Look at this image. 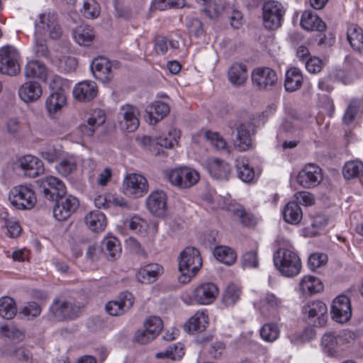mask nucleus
Segmentation results:
<instances>
[{
  "label": "nucleus",
  "instance_id": "1",
  "mask_svg": "<svg viewBox=\"0 0 363 363\" xmlns=\"http://www.w3.org/2000/svg\"><path fill=\"white\" fill-rule=\"evenodd\" d=\"M202 266V259L197 249L187 247L181 252L179 257V281L186 284L196 276Z\"/></svg>",
  "mask_w": 363,
  "mask_h": 363
},
{
  "label": "nucleus",
  "instance_id": "2",
  "mask_svg": "<svg viewBox=\"0 0 363 363\" xmlns=\"http://www.w3.org/2000/svg\"><path fill=\"white\" fill-rule=\"evenodd\" d=\"M274 262L279 271L285 277H291L299 274L301 262L294 252L288 249H279L274 255Z\"/></svg>",
  "mask_w": 363,
  "mask_h": 363
},
{
  "label": "nucleus",
  "instance_id": "3",
  "mask_svg": "<svg viewBox=\"0 0 363 363\" xmlns=\"http://www.w3.org/2000/svg\"><path fill=\"white\" fill-rule=\"evenodd\" d=\"M167 176L172 185L180 189L190 188L200 179L199 172L189 167L172 169L168 172Z\"/></svg>",
  "mask_w": 363,
  "mask_h": 363
},
{
  "label": "nucleus",
  "instance_id": "4",
  "mask_svg": "<svg viewBox=\"0 0 363 363\" xmlns=\"http://www.w3.org/2000/svg\"><path fill=\"white\" fill-rule=\"evenodd\" d=\"M21 55L18 50L12 45H5L0 48V73L15 76L20 72Z\"/></svg>",
  "mask_w": 363,
  "mask_h": 363
},
{
  "label": "nucleus",
  "instance_id": "5",
  "mask_svg": "<svg viewBox=\"0 0 363 363\" xmlns=\"http://www.w3.org/2000/svg\"><path fill=\"white\" fill-rule=\"evenodd\" d=\"M9 201L12 206L18 209H31L36 203L37 199L33 189L27 185L13 187L9 193Z\"/></svg>",
  "mask_w": 363,
  "mask_h": 363
},
{
  "label": "nucleus",
  "instance_id": "6",
  "mask_svg": "<svg viewBox=\"0 0 363 363\" xmlns=\"http://www.w3.org/2000/svg\"><path fill=\"white\" fill-rule=\"evenodd\" d=\"M62 33V29L54 14L45 13L38 16V20L35 23V35H48L50 38L56 40L61 37Z\"/></svg>",
  "mask_w": 363,
  "mask_h": 363
},
{
  "label": "nucleus",
  "instance_id": "7",
  "mask_svg": "<svg viewBox=\"0 0 363 363\" xmlns=\"http://www.w3.org/2000/svg\"><path fill=\"white\" fill-rule=\"evenodd\" d=\"M147 191V180L142 174L135 173L129 174L123 181L122 191L128 196L140 198Z\"/></svg>",
  "mask_w": 363,
  "mask_h": 363
},
{
  "label": "nucleus",
  "instance_id": "8",
  "mask_svg": "<svg viewBox=\"0 0 363 363\" xmlns=\"http://www.w3.org/2000/svg\"><path fill=\"white\" fill-rule=\"evenodd\" d=\"M284 13L283 6L275 1L264 3L262 8L264 26L266 28L274 30L279 28Z\"/></svg>",
  "mask_w": 363,
  "mask_h": 363
},
{
  "label": "nucleus",
  "instance_id": "9",
  "mask_svg": "<svg viewBox=\"0 0 363 363\" xmlns=\"http://www.w3.org/2000/svg\"><path fill=\"white\" fill-rule=\"evenodd\" d=\"M79 201L78 199L72 195H64L56 199L53 206V216L60 220H66L79 208Z\"/></svg>",
  "mask_w": 363,
  "mask_h": 363
},
{
  "label": "nucleus",
  "instance_id": "10",
  "mask_svg": "<svg viewBox=\"0 0 363 363\" xmlns=\"http://www.w3.org/2000/svg\"><path fill=\"white\" fill-rule=\"evenodd\" d=\"M253 86L261 91H268L276 84L278 77L276 72L268 67H257L251 74Z\"/></svg>",
  "mask_w": 363,
  "mask_h": 363
},
{
  "label": "nucleus",
  "instance_id": "11",
  "mask_svg": "<svg viewBox=\"0 0 363 363\" xmlns=\"http://www.w3.org/2000/svg\"><path fill=\"white\" fill-rule=\"evenodd\" d=\"M44 196L55 200L66 194V187L62 181L54 176L45 177L38 180Z\"/></svg>",
  "mask_w": 363,
  "mask_h": 363
},
{
  "label": "nucleus",
  "instance_id": "12",
  "mask_svg": "<svg viewBox=\"0 0 363 363\" xmlns=\"http://www.w3.org/2000/svg\"><path fill=\"white\" fill-rule=\"evenodd\" d=\"M255 306L264 316L274 317L284 308V301L275 294L267 291Z\"/></svg>",
  "mask_w": 363,
  "mask_h": 363
},
{
  "label": "nucleus",
  "instance_id": "13",
  "mask_svg": "<svg viewBox=\"0 0 363 363\" xmlns=\"http://www.w3.org/2000/svg\"><path fill=\"white\" fill-rule=\"evenodd\" d=\"M116 65V62H111L106 57H98L94 59L90 67L96 79L107 83L113 78V67Z\"/></svg>",
  "mask_w": 363,
  "mask_h": 363
},
{
  "label": "nucleus",
  "instance_id": "14",
  "mask_svg": "<svg viewBox=\"0 0 363 363\" xmlns=\"http://www.w3.org/2000/svg\"><path fill=\"white\" fill-rule=\"evenodd\" d=\"M180 138V131L176 128L171 129L168 133V136H160L152 138L150 136H144L142 139V143L147 147L150 151L154 152L155 146L159 145L165 148H172L178 144Z\"/></svg>",
  "mask_w": 363,
  "mask_h": 363
},
{
  "label": "nucleus",
  "instance_id": "15",
  "mask_svg": "<svg viewBox=\"0 0 363 363\" xmlns=\"http://www.w3.org/2000/svg\"><path fill=\"white\" fill-rule=\"evenodd\" d=\"M332 318L336 322L343 323L347 322L352 316V308L350 298L345 295L337 296L331 306Z\"/></svg>",
  "mask_w": 363,
  "mask_h": 363
},
{
  "label": "nucleus",
  "instance_id": "16",
  "mask_svg": "<svg viewBox=\"0 0 363 363\" xmlns=\"http://www.w3.org/2000/svg\"><path fill=\"white\" fill-rule=\"evenodd\" d=\"M296 179L304 188L315 187L322 180V170L314 164H308L299 172Z\"/></svg>",
  "mask_w": 363,
  "mask_h": 363
},
{
  "label": "nucleus",
  "instance_id": "17",
  "mask_svg": "<svg viewBox=\"0 0 363 363\" xmlns=\"http://www.w3.org/2000/svg\"><path fill=\"white\" fill-rule=\"evenodd\" d=\"M16 166L23 172L24 175L30 178L39 176L45 170L42 160L30 155L21 157L16 162Z\"/></svg>",
  "mask_w": 363,
  "mask_h": 363
},
{
  "label": "nucleus",
  "instance_id": "18",
  "mask_svg": "<svg viewBox=\"0 0 363 363\" xmlns=\"http://www.w3.org/2000/svg\"><path fill=\"white\" fill-rule=\"evenodd\" d=\"M134 298L132 294L125 291L120 294L116 300L108 302L106 310L111 315H121L133 305Z\"/></svg>",
  "mask_w": 363,
  "mask_h": 363
},
{
  "label": "nucleus",
  "instance_id": "19",
  "mask_svg": "<svg viewBox=\"0 0 363 363\" xmlns=\"http://www.w3.org/2000/svg\"><path fill=\"white\" fill-rule=\"evenodd\" d=\"M118 114L122 118L121 125L127 131L133 132L139 127L140 111L135 106L128 104L123 105Z\"/></svg>",
  "mask_w": 363,
  "mask_h": 363
},
{
  "label": "nucleus",
  "instance_id": "20",
  "mask_svg": "<svg viewBox=\"0 0 363 363\" xmlns=\"http://www.w3.org/2000/svg\"><path fill=\"white\" fill-rule=\"evenodd\" d=\"M218 294V289L216 284L206 282L198 286L193 292L194 300L200 305L211 303Z\"/></svg>",
  "mask_w": 363,
  "mask_h": 363
},
{
  "label": "nucleus",
  "instance_id": "21",
  "mask_svg": "<svg viewBox=\"0 0 363 363\" xmlns=\"http://www.w3.org/2000/svg\"><path fill=\"white\" fill-rule=\"evenodd\" d=\"M98 93L96 84L91 80L77 83L73 89L74 98L81 102H88L94 99Z\"/></svg>",
  "mask_w": 363,
  "mask_h": 363
},
{
  "label": "nucleus",
  "instance_id": "22",
  "mask_svg": "<svg viewBox=\"0 0 363 363\" xmlns=\"http://www.w3.org/2000/svg\"><path fill=\"white\" fill-rule=\"evenodd\" d=\"M79 308L71 302L56 300L50 308L54 318L58 320L71 319L77 316Z\"/></svg>",
  "mask_w": 363,
  "mask_h": 363
},
{
  "label": "nucleus",
  "instance_id": "23",
  "mask_svg": "<svg viewBox=\"0 0 363 363\" xmlns=\"http://www.w3.org/2000/svg\"><path fill=\"white\" fill-rule=\"evenodd\" d=\"M302 312L308 318H315L319 326H323L326 323L328 308L321 301H315L304 305L302 308Z\"/></svg>",
  "mask_w": 363,
  "mask_h": 363
},
{
  "label": "nucleus",
  "instance_id": "24",
  "mask_svg": "<svg viewBox=\"0 0 363 363\" xmlns=\"http://www.w3.org/2000/svg\"><path fill=\"white\" fill-rule=\"evenodd\" d=\"M149 211L157 216L164 215L167 209V196L162 191H154L146 199Z\"/></svg>",
  "mask_w": 363,
  "mask_h": 363
},
{
  "label": "nucleus",
  "instance_id": "25",
  "mask_svg": "<svg viewBox=\"0 0 363 363\" xmlns=\"http://www.w3.org/2000/svg\"><path fill=\"white\" fill-rule=\"evenodd\" d=\"M206 168L211 176L218 180H228L231 172L229 164L218 158L209 159Z\"/></svg>",
  "mask_w": 363,
  "mask_h": 363
},
{
  "label": "nucleus",
  "instance_id": "26",
  "mask_svg": "<svg viewBox=\"0 0 363 363\" xmlns=\"http://www.w3.org/2000/svg\"><path fill=\"white\" fill-rule=\"evenodd\" d=\"M250 128L251 125L250 123H241L237 127L234 146L240 152L249 150L252 147Z\"/></svg>",
  "mask_w": 363,
  "mask_h": 363
},
{
  "label": "nucleus",
  "instance_id": "27",
  "mask_svg": "<svg viewBox=\"0 0 363 363\" xmlns=\"http://www.w3.org/2000/svg\"><path fill=\"white\" fill-rule=\"evenodd\" d=\"M42 94V87L36 82H26L18 89L20 99L26 103H31L38 100Z\"/></svg>",
  "mask_w": 363,
  "mask_h": 363
},
{
  "label": "nucleus",
  "instance_id": "28",
  "mask_svg": "<svg viewBox=\"0 0 363 363\" xmlns=\"http://www.w3.org/2000/svg\"><path fill=\"white\" fill-rule=\"evenodd\" d=\"M344 336L351 337L350 331L343 332L342 335H334L332 333H325L321 340V348L328 356L333 357L337 353V347Z\"/></svg>",
  "mask_w": 363,
  "mask_h": 363
},
{
  "label": "nucleus",
  "instance_id": "29",
  "mask_svg": "<svg viewBox=\"0 0 363 363\" xmlns=\"http://www.w3.org/2000/svg\"><path fill=\"white\" fill-rule=\"evenodd\" d=\"M163 273V268L156 263H151L141 267L136 274V279L143 284H150L155 281Z\"/></svg>",
  "mask_w": 363,
  "mask_h": 363
},
{
  "label": "nucleus",
  "instance_id": "30",
  "mask_svg": "<svg viewBox=\"0 0 363 363\" xmlns=\"http://www.w3.org/2000/svg\"><path fill=\"white\" fill-rule=\"evenodd\" d=\"M105 121L106 116L104 111L101 109L94 110L88 118L86 123L80 125V130L84 135L91 137L94 135L95 130L102 125Z\"/></svg>",
  "mask_w": 363,
  "mask_h": 363
},
{
  "label": "nucleus",
  "instance_id": "31",
  "mask_svg": "<svg viewBox=\"0 0 363 363\" xmlns=\"http://www.w3.org/2000/svg\"><path fill=\"white\" fill-rule=\"evenodd\" d=\"M247 79L248 72L246 65L241 62H235L229 67L228 79L233 86H242Z\"/></svg>",
  "mask_w": 363,
  "mask_h": 363
},
{
  "label": "nucleus",
  "instance_id": "32",
  "mask_svg": "<svg viewBox=\"0 0 363 363\" xmlns=\"http://www.w3.org/2000/svg\"><path fill=\"white\" fill-rule=\"evenodd\" d=\"M84 223L90 230L99 233L105 230L107 220L104 213L96 210L89 212L85 216Z\"/></svg>",
  "mask_w": 363,
  "mask_h": 363
},
{
  "label": "nucleus",
  "instance_id": "33",
  "mask_svg": "<svg viewBox=\"0 0 363 363\" xmlns=\"http://www.w3.org/2000/svg\"><path fill=\"white\" fill-rule=\"evenodd\" d=\"M301 26L307 30L323 32L326 28L325 23L313 11H305L301 18Z\"/></svg>",
  "mask_w": 363,
  "mask_h": 363
},
{
  "label": "nucleus",
  "instance_id": "34",
  "mask_svg": "<svg viewBox=\"0 0 363 363\" xmlns=\"http://www.w3.org/2000/svg\"><path fill=\"white\" fill-rule=\"evenodd\" d=\"M208 324V316L206 311H198L189 319L185 328L190 333H200L206 329Z\"/></svg>",
  "mask_w": 363,
  "mask_h": 363
},
{
  "label": "nucleus",
  "instance_id": "35",
  "mask_svg": "<svg viewBox=\"0 0 363 363\" xmlns=\"http://www.w3.org/2000/svg\"><path fill=\"white\" fill-rule=\"evenodd\" d=\"M24 74L27 78H37L43 82H45L48 78L45 65L38 60L28 62L25 67Z\"/></svg>",
  "mask_w": 363,
  "mask_h": 363
},
{
  "label": "nucleus",
  "instance_id": "36",
  "mask_svg": "<svg viewBox=\"0 0 363 363\" xmlns=\"http://www.w3.org/2000/svg\"><path fill=\"white\" fill-rule=\"evenodd\" d=\"M323 284L319 279L313 276L303 277L299 283L300 292L304 296H309L321 291Z\"/></svg>",
  "mask_w": 363,
  "mask_h": 363
},
{
  "label": "nucleus",
  "instance_id": "37",
  "mask_svg": "<svg viewBox=\"0 0 363 363\" xmlns=\"http://www.w3.org/2000/svg\"><path fill=\"white\" fill-rule=\"evenodd\" d=\"M169 112V106L161 101H155L146 109L151 124L156 123L166 116Z\"/></svg>",
  "mask_w": 363,
  "mask_h": 363
},
{
  "label": "nucleus",
  "instance_id": "38",
  "mask_svg": "<svg viewBox=\"0 0 363 363\" xmlns=\"http://www.w3.org/2000/svg\"><path fill=\"white\" fill-rule=\"evenodd\" d=\"M0 224L6 228L7 234L11 238H16L21 233V227L17 219L6 211L0 212Z\"/></svg>",
  "mask_w": 363,
  "mask_h": 363
},
{
  "label": "nucleus",
  "instance_id": "39",
  "mask_svg": "<svg viewBox=\"0 0 363 363\" xmlns=\"http://www.w3.org/2000/svg\"><path fill=\"white\" fill-rule=\"evenodd\" d=\"M282 214L284 220L291 225L298 224L303 217L302 210L295 201H289L284 207Z\"/></svg>",
  "mask_w": 363,
  "mask_h": 363
},
{
  "label": "nucleus",
  "instance_id": "40",
  "mask_svg": "<svg viewBox=\"0 0 363 363\" xmlns=\"http://www.w3.org/2000/svg\"><path fill=\"white\" fill-rule=\"evenodd\" d=\"M303 83V76L299 69L292 67L286 72L284 87L287 91H295L298 89Z\"/></svg>",
  "mask_w": 363,
  "mask_h": 363
},
{
  "label": "nucleus",
  "instance_id": "41",
  "mask_svg": "<svg viewBox=\"0 0 363 363\" xmlns=\"http://www.w3.org/2000/svg\"><path fill=\"white\" fill-rule=\"evenodd\" d=\"M77 167V161L74 156L67 155L62 157L59 162L55 165V169L59 174L62 177H68L76 171Z\"/></svg>",
  "mask_w": 363,
  "mask_h": 363
},
{
  "label": "nucleus",
  "instance_id": "42",
  "mask_svg": "<svg viewBox=\"0 0 363 363\" xmlns=\"http://www.w3.org/2000/svg\"><path fill=\"white\" fill-rule=\"evenodd\" d=\"M95 32L89 26L77 28L73 33V38L80 45L89 46L95 39Z\"/></svg>",
  "mask_w": 363,
  "mask_h": 363
},
{
  "label": "nucleus",
  "instance_id": "43",
  "mask_svg": "<svg viewBox=\"0 0 363 363\" xmlns=\"http://www.w3.org/2000/svg\"><path fill=\"white\" fill-rule=\"evenodd\" d=\"M66 96L62 89L52 92L46 100L45 106L50 113H55L66 104Z\"/></svg>",
  "mask_w": 363,
  "mask_h": 363
},
{
  "label": "nucleus",
  "instance_id": "44",
  "mask_svg": "<svg viewBox=\"0 0 363 363\" xmlns=\"http://www.w3.org/2000/svg\"><path fill=\"white\" fill-rule=\"evenodd\" d=\"M347 38L351 47L356 50L363 48V30L356 24H351L347 28Z\"/></svg>",
  "mask_w": 363,
  "mask_h": 363
},
{
  "label": "nucleus",
  "instance_id": "45",
  "mask_svg": "<svg viewBox=\"0 0 363 363\" xmlns=\"http://www.w3.org/2000/svg\"><path fill=\"white\" fill-rule=\"evenodd\" d=\"M259 334L264 341L274 342L280 335V327L276 323H267L260 328Z\"/></svg>",
  "mask_w": 363,
  "mask_h": 363
},
{
  "label": "nucleus",
  "instance_id": "46",
  "mask_svg": "<svg viewBox=\"0 0 363 363\" xmlns=\"http://www.w3.org/2000/svg\"><path fill=\"white\" fill-rule=\"evenodd\" d=\"M213 255L219 262L227 265L233 264L237 257L235 252L226 246L216 247L213 250Z\"/></svg>",
  "mask_w": 363,
  "mask_h": 363
},
{
  "label": "nucleus",
  "instance_id": "47",
  "mask_svg": "<svg viewBox=\"0 0 363 363\" xmlns=\"http://www.w3.org/2000/svg\"><path fill=\"white\" fill-rule=\"evenodd\" d=\"M342 174L347 179L363 177V162L358 160L346 162L343 167Z\"/></svg>",
  "mask_w": 363,
  "mask_h": 363
},
{
  "label": "nucleus",
  "instance_id": "48",
  "mask_svg": "<svg viewBox=\"0 0 363 363\" xmlns=\"http://www.w3.org/2000/svg\"><path fill=\"white\" fill-rule=\"evenodd\" d=\"M101 248L106 255L112 259H116L120 255L121 247L118 240L113 236L104 239L101 243Z\"/></svg>",
  "mask_w": 363,
  "mask_h": 363
},
{
  "label": "nucleus",
  "instance_id": "49",
  "mask_svg": "<svg viewBox=\"0 0 363 363\" xmlns=\"http://www.w3.org/2000/svg\"><path fill=\"white\" fill-rule=\"evenodd\" d=\"M17 312L16 305L13 298L9 296L0 298V316L5 319L13 318Z\"/></svg>",
  "mask_w": 363,
  "mask_h": 363
},
{
  "label": "nucleus",
  "instance_id": "50",
  "mask_svg": "<svg viewBox=\"0 0 363 363\" xmlns=\"http://www.w3.org/2000/svg\"><path fill=\"white\" fill-rule=\"evenodd\" d=\"M184 354L183 345L180 342L169 345L165 351L155 354L157 358L167 357L172 360H179Z\"/></svg>",
  "mask_w": 363,
  "mask_h": 363
},
{
  "label": "nucleus",
  "instance_id": "51",
  "mask_svg": "<svg viewBox=\"0 0 363 363\" xmlns=\"http://www.w3.org/2000/svg\"><path fill=\"white\" fill-rule=\"evenodd\" d=\"M236 169L238 177L244 182H251L255 177L253 168L249 166L247 161L245 159L236 161Z\"/></svg>",
  "mask_w": 363,
  "mask_h": 363
},
{
  "label": "nucleus",
  "instance_id": "52",
  "mask_svg": "<svg viewBox=\"0 0 363 363\" xmlns=\"http://www.w3.org/2000/svg\"><path fill=\"white\" fill-rule=\"evenodd\" d=\"M204 12L210 18H217L224 10L225 4L224 0H208Z\"/></svg>",
  "mask_w": 363,
  "mask_h": 363
},
{
  "label": "nucleus",
  "instance_id": "53",
  "mask_svg": "<svg viewBox=\"0 0 363 363\" xmlns=\"http://www.w3.org/2000/svg\"><path fill=\"white\" fill-rule=\"evenodd\" d=\"M81 12L86 18H96L100 14L99 4L95 0H86Z\"/></svg>",
  "mask_w": 363,
  "mask_h": 363
},
{
  "label": "nucleus",
  "instance_id": "54",
  "mask_svg": "<svg viewBox=\"0 0 363 363\" xmlns=\"http://www.w3.org/2000/svg\"><path fill=\"white\" fill-rule=\"evenodd\" d=\"M240 290L235 284L229 285L224 292L223 300L225 305L232 306L236 303L240 298Z\"/></svg>",
  "mask_w": 363,
  "mask_h": 363
},
{
  "label": "nucleus",
  "instance_id": "55",
  "mask_svg": "<svg viewBox=\"0 0 363 363\" xmlns=\"http://www.w3.org/2000/svg\"><path fill=\"white\" fill-rule=\"evenodd\" d=\"M0 333L2 336L10 339L22 340L24 337V333L13 324L1 325Z\"/></svg>",
  "mask_w": 363,
  "mask_h": 363
},
{
  "label": "nucleus",
  "instance_id": "56",
  "mask_svg": "<svg viewBox=\"0 0 363 363\" xmlns=\"http://www.w3.org/2000/svg\"><path fill=\"white\" fill-rule=\"evenodd\" d=\"M184 4V0H153L151 6L154 9L164 11L169 9L179 8Z\"/></svg>",
  "mask_w": 363,
  "mask_h": 363
},
{
  "label": "nucleus",
  "instance_id": "57",
  "mask_svg": "<svg viewBox=\"0 0 363 363\" xmlns=\"http://www.w3.org/2000/svg\"><path fill=\"white\" fill-rule=\"evenodd\" d=\"M360 102L357 99H352L345 112L342 121L345 124L351 123L355 118L359 108Z\"/></svg>",
  "mask_w": 363,
  "mask_h": 363
},
{
  "label": "nucleus",
  "instance_id": "58",
  "mask_svg": "<svg viewBox=\"0 0 363 363\" xmlns=\"http://www.w3.org/2000/svg\"><path fill=\"white\" fill-rule=\"evenodd\" d=\"M125 225L135 232H143L147 230V223L140 216L135 215L128 219Z\"/></svg>",
  "mask_w": 363,
  "mask_h": 363
},
{
  "label": "nucleus",
  "instance_id": "59",
  "mask_svg": "<svg viewBox=\"0 0 363 363\" xmlns=\"http://www.w3.org/2000/svg\"><path fill=\"white\" fill-rule=\"evenodd\" d=\"M41 37L42 36L35 35V42L33 50L37 57L47 58L50 56V51L48 48L45 40L41 38Z\"/></svg>",
  "mask_w": 363,
  "mask_h": 363
},
{
  "label": "nucleus",
  "instance_id": "60",
  "mask_svg": "<svg viewBox=\"0 0 363 363\" xmlns=\"http://www.w3.org/2000/svg\"><path fill=\"white\" fill-rule=\"evenodd\" d=\"M41 157L49 163H53L62 157V150L52 146H49L40 152Z\"/></svg>",
  "mask_w": 363,
  "mask_h": 363
},
{
  "label": "nucleus",
  "instance_id": "61",
  "mask_svg": "<svg viewBox=\"0 0 363 363\" xmlns=\"http://www.w3.org/2000/svg\"><path fill=\"white\" fill-rule=\"evenodd\" d=\"M206 139L210 142L212 146L217 150H224L226 147V143L223 138L216 132L207 130L205 132Z\"/></svg>",
  "mask_w": 363,
  "mask_h": 363
},
{
  "label": "nucleus",
  "instance_id": "62",
  "mask_svg": "<svg viewBox=\"0 0 363 363\" xmlns=\"http://www.w3.org/2000/svg\"><path fill=\"white\" fill-rule=\"evenodd\" d=\"M328 262V256L324 253H313L308 257V264L311 270L315 271L316 269L325 265Z\"/></svg>",
  "mask_w": 363,
  "mask_h": 363
},
{
  "label": "nucleus",
  "instance_id": "63",
  "mask_svg": "<svg viewBox=\"0 0 363 363\" xmlns=\"http://www.w3.org/2000/svg\"><path fill=\"white\" fill-rule=\"evenodd\" d=\"M235 217L239 218L240 221L245 226H253L256 224V218L251 213H248L242 208L233 210Z\"/></svg>",
  "mask_w": 363,
  "mask_h": 363
},
{
  "label": "nucleus",
  "instance_id": "64",
  "mask_svg": "<svg viewBox=\"0 0 363 363\" xmlns=\"http://www.w3.org/2000/svg\"><path fill=\"white\" fill-rule=\"evenodd\" d=\"M162 320L160 317L150 316L144 323V328H147L151 334L155 331V337L158 335L162 328Z\"/></svg>",
  "mask_w": 363,
  "mask_h": 363
}]
</instances>
